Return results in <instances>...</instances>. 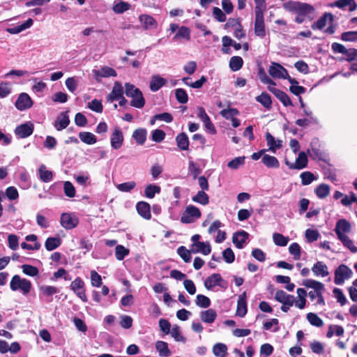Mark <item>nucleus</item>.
<instances>
[{
    "instance_id": "58836bf2",
    "label": "nucleus",
    "mask_w": 357,
    "mask_h": 357,
    "mask_svg": "<svg viewBox=\"0 0 357 357\" xmlns=\"http://www.w3.org/2000/svg\"><path fill=\"white\" fill-rule=\"evenodd\" d=\"M330 190L331 188L328 185L321 183L314 189V193L318 198L324 199L329 195Z\"/></svg>"
},
{
    "instance_id": "b1692460",
    "label": "nucleus",
    "mask_w": 357,
    "mask_h": 357,
    "mask_svg": "<svg viewBox=\"0 0 357 357\" xmlns=\"http://www.w3.org/2000/svg\"><path fill=\"white\" fill-rule=\"evenodd\" d=\"M248 236L249 234L245 231H240L234 233L232 237L234 244L238 249L243 248V244L248 238Z\"/></svg>"
},
{
    "instance_id": "6e6d98bb",
    "label": "nucleus",
    "mask_w": 357,
    "mask_h": 357,
    "mask_svg": "<svg viewBox=\"0 0 357 357\" xmlns=\"http://www.w3.org/2000/svg\"><path fill=\"white\" fill-rule=\"evenodd\" d=\"M129 250L121 245H116L115 248V257L119 261L123 260L129 255Z\"/></svg>"
},
{
    "instance_id": "f03ea898",
    "label": "nucleus",
    "mask_w": 357,
    "mask_h": 357,
    "mask_svg": "<svg viewBox=\"0 0 357 357\" xmlns=\"http://www.w3.org/2000/svg\"><path fill=\"white\" fill-rule=\"evenodd\" d=\"M124 88L126 96L132 99L130 105L139 109L142 108L145 105V100L140 89L128 82L125 84Z\"/></svg>"
},
{
    "instance_id": "4c0bfd02",
    "label": "nucleus",
    "mask_w": 357,
    "mask_h": 357,
    "mask_svg": "<svg viewBox=\"0 0 357 357\" xmlns=\"http://www.w3.org/2000/svg\"><path fill=\"white\" fill-rule=\"evenodd\" d=\"M79 137L83 143L89 145L94 144L97 142L96 135L90 132H80Z\"/></svg>"
},
{
    "instance_id": "774afa93",
    "label": "nucleus",
    "mask_w": 357,
    "mask_h": 357,
    "mask_svg": "<svg viewBox=\"0 0 357 357\" xmlns=\"http://www.w3.org/2000/svg\"><path fill=\"white\" fill-rule=\"evenodd\" d=\"M341 39L344 41L357 42V31H346L342 33Z\"/></svg>"
},
{
    "instance_id": "393cba45",
    "label": "nucleus",
    "mask_w": 357,
    "mask_h": 357,
    "mask_svg": "<svg viewBox=\"0 0 357 357\" xmlns=\"http://www.w3.org/2000/svg\"><path fill=\"white\" fill-rule=\"evenodd\" d=\"M167 79L160 75H153L150 82V89L153 92L158 91L160 88L167 84Z\"/></svg>"
},
{
    "instance_id": "a878e982",
    "label": "nucleus",
    "mask_w": 357,
    "mask_h": 357,
    "mask_svg": "<svg viewBox=\"0 0 357 357\" xmlns=\"http://www.w3.org/2000/svg\"><path fill=\"white\" fill-rule=\"evenodd\" d=\"M332 7H337L340 9H345L349 7L350 11H354L357 8V3L354 0H337L331 4Z\"/></svg>"
},
{
    "instance_id": "680f3d73",
    "label": "nucleus",
    "mask_w": 357,
    "mask_h": 357,
    "mask_svg": "<svg viewBox=\"0 0 357 357\" xmlns=\"http://www.w3.org/2000/svg\"><path fill=\"white\" fill-rule=\"evenodd\" d=\"M273 239L275 244L279 246H286L289 242L288 237L278 233L273 234Z\"/></svg>"
},
{
    "instance_id": "f3484780",
    "label": "nucleus",
    "mask_w": 357,
    "mask_h": 357,
    "mask_svg": "<svg viewBox=\"0 0 357 357\" xmlns=\"http://www.w3.org/2000/svg\"><path fill=\"white\" fill-rule=\"evenodd\" d=\"M122 96H123V87L120 82H116L114 84L111 93L107 96V100L112 102L118 100Z\"/></svg>"
},
{
    "instance_id": "aec40b11",
    "label": "nucleus",
    "mask_w": 357,
    "mask_h": 357,
    "mask_svg": "<svg viewBox=\"0 0 357 357\" xmlns=\"http://www.w3.org/2000/svg\"><path fill=\"white\" fill-rule=\"evenodd\" d=\"M246 298V293L243 292L238 299L236 314L240 317H244L248 312Z\"/></svg>"
},
{
    "instance_id": "412c9836",
    "label": "nucleus",
    "mask_w": 357,
    "mask_h": 357,
    "mask_svg": "<svg viewBox=\"0 0 357 357\" xmlns=\"http://www.w3.org/2000/svg\"><path fill=\"white\" fill-rule=\"evenodd\" d=\"M69 123L70 119L68 115V112H61L56 118V120L54 122V127L57 130L60 131L67 128Z\"/></svg>"
},
{
    "instance_id": "ddd939ff",
    "label": "nucleus",
    "mask_w": 357,
    "mask_h": 357,
    "mask_svg": "<svg viewBox=\"0 0 357 357\" xmlns=\"http://www.w3.org/2000/svg\"><path fill=\"white\" fill-rule=\"evenodd\" d=\"M123 135L119 127H115L110 139L111 146L114 149H119L121 147L123 142Z\"/></svg>"
},
{
    "instance_id": "864d4df0",
    "label": "nucleus",
    "mask_w": 357,
    "mask_h": 357,
    "mask_svg": "<svg viewBox=\"0 0 357 357\" xmlns=\"http://www.w3.org/2000/svg\"><path fill=\"white\" fill-rule=\"evenodd\" d=\"M306 318L310 324L312 326L321 327L324 325L322 319L314 313L309 312L307 314Z\"/></svg>"
},
{
    "instance_id": "a211bd4d",
    "label": "nucleus",
    "mask_w": 357,
    "mask_h": 357,
    "mask_svg": "<svg viewBox=\"0 0 357 357\" xmlns=\"http://www.w3.org/2000/svg\"><path fill=\"white\" fill-rule=\"evenodd\" d=\"M314 276L324 278L328 275V268L323 261H317L312 267Z\"/></svg>"
},
{
    "instance_id": "09e8293b",
    "label": "nucleus",
    "mask_w": 357,
    "mask_h": 357,
    "mask_svg": "<svg viewBox=\"0 0 357 357\" xmlns=\"http://www.w3.org/2000/svg\"><path fill=\"white\" fill-rule=\"evenodd\" d=\"M322 293L323 291H310L308 296L311 301L316 300L315 305L324 306L325 305V301Z\"/></svg>"
},
{
    "instance_id": "13d9d810",
    "label": "nucleus",
    "mask_w": 357,
    "mask_h": 357,
    "mask_svg": "<svg viewBox=\"0 0 357 357\" xmlns=\"http://www.w3.org/2000/svg\"><path fill=\"white\" fill-rule=\"evenodd\" d=\"M130 8V5L125 1H120L119 2L115 3L113 6V11L115 13L121 14L124 13L126 10H128Z\"/></svg>"
},
{
    "instance_id": "20e7f679",
    "label": "nucleus",
    "mask_w": 357,
    "mask_h": 357,
    "mask_svg": "<svg viewBox=\"0 0 357 357\" xmlns=\"http://www.w3.org/2000/svg\"><path fill=\"white\" fill-rule=\"evenodd\" d=\"M201 215V211L197 207L188 205L181 217V222L184 224L192 223L199 219Z\"/></svg>"
},
{
    "instance_id": "e2e57ef3",
    "label": "nucleus",
    "mask_w": 357,
    "mask_h": 357,
    "mask_svg": "<svg viewBox=\"0 0 357 357\" xmlns=\"http://www.w3.org/2000/svg\"><path fill=\"white\" fill-rule=\"evenodd\" d=\"M136 186V183L135 181H129L125 182L116 185V188L123 192H128L133 190Z\"/></svg>"
},
{
    "instance_id": "cd10ccee",
    "label": "nucleus",
    "mask_w": 357,
    "mask_h": 357,
    "mask_svg": "<svg viewBox=\"0 0 357 357\" xmlns=\"http://www.w3.org/2000/svg\"><path fill=\"white\" fill-rule=\"evenodd\" d=\"M201 320L207 324H212L217 317V313L215 310L210 308L204 311H202L199 314Z\"/></svg>"
},
{
    "instance_id": "7c9ffc66",
    "label": "nucleus",
    "mask_w": 357,
    "mask_h": 357,
    "mask_svg": "<svg viewBox=\"0 0 357 357\" xmlns=\"http://www.w3.org/2000/svg\"><path fill=\"white\" fill-rule=\"evenodd\" d=\"M195 245V247L192 248V252L193 253L201 252L204 255H208L211 251L208 242H197Z\"/></svg>"
},
{
    "instance_id": "6e6552de",
    "label": "nucleus",
    "mask_w": 357,
    "mask_h": 357,
    "mask_svg": "<svg viewBox=\"0 0 357 357\" xmlns=\"http://www.w3.org/2000/svg\"><path fill=\"white\" fill-rule=\"evenodd\" d=\"M70 289L84 303L87 302V297L84 289V282L82 278L77 277L70 284Z\"/></svg>"
},
{
    "instance_id": "8fccbe9b",
    "label": "nucleus",
    "mask_w": 357,
    "mask_h": 357,
    "mask_svg": "<svg viewBox=\"0 0 357 357\" xmlns=\"http://www.w3.org/2000/svg\"><path fill=\"white\" fill-rule=\"evenodd\" d=\"M275 97L284 105V106H292V102L289 96L284 91L280 90L276 91Z\"/></svg>"
},
{
    "instance_id": "423d86ee",
    "label": "nucleus",
    "mask_w": 357,
    "mask_h": 357,
    "mask_svg": "<svg viewBox=\"0 0 357 357\" xmlns=\"http://www.w3.org/2000/svg\"><path fill=\"white\" fill-rule=\"evenodd\" d=\"M216 286H219L223 289H226L227 287V282L222 279L219 273L212 274L204 281V287L208 290H212Z\"/></svg>"
},
{
    "instance_id": "37998d69",
    "label": "nucleus",
    "mask_w": 357,
    "mask_h": 357,
    "mask_svg": "<svg viewBox=\"0 0 357 357\" xmlns=\"http://www.w3.org/2000/svg\"><path fill=\"white\" fill-rule=\"evenodd\" d=\"M160 192V187L155 184H149L144 189V194L147 198L152 199L156 194Z\"/></svg>"
},
{
    "instance_id": "c03bdc74",
    "label": "nucleus",
    "mask_w": 357,
    "mask_h": 357,
    "mask_svg": "<svg viewBox=\"0 0 357 357\" xmlns=\"http://www.w3.org/2000/svg\"><path fill=\"white\" fill-rule=\"evenodd\" d=\"M192 200L204 206L207 205L209 202V197L202 190L199 191L196 195L192 197Z\"/></svg>"
},
{
    "instance_id": "a19ab883",
    "label": "nucleus",
    "mask_w": 357,
    "mask_h": 357,
    "mask_svg": "<svg viewBox=\"0 0 357 357\" xmlns=\"http://www.w3.org/2000/svg\"><path fill=\"white\" fill-rule=\"evenodd\" d=\"M180 38H183L187 40H190V30L188 27L182 26L179 27L177 33L174 36L173 39L174 40H177Z\"/></svg>"
},
{
    "instance_id": "0e129e2a",
    "label": "nucleus",
    "mask_w": 357,
    "mask_h": 357,
    "mask_svg": "<svg viewBox=\"0 0 357 357\" xmlns=\"http://www.w3.org/2000/svg\"><path fill=\"white\" fill-rule=\"evenodd\" d=\"M305 238L308 243L314 242L320 236L319 231L317 229H307L305 233Z\"/></svg>"
},
{
    "instance_id": "338daca9",
    "label": "nucleus",
    "mask_w": 357,
    "mask_h": 357,
    "mask_svg": "<svg viewBox=\"0 0 357 357\" xmlns=\"http://www.w3.org/2000/svg\"><path fill=\"white\" fill-rule=\"evenodd\" d=\"M175 96L177 101L181 104H185L188 100V96L186 91L183 89H177L175 91Z\"/></svg>"
},
{
    "instance_id": "72a5a7b5",
    "label": "nucleus",
    "mask_w": 357,
    "mask_h": 357,
    "mask_svg": "<svg viewBox=\"0 0 357 357\" xmlns=\"http://www.w3.org/2000/svg\"><path fill=\"white\" fill-rule=\"evenodd\" d=\"M155 349L159 354L160 356L169 357L171 355V351L169 349L168 344L163 341H157L155 342Z\"/></svg>"
},
{
    "instance_id": "dca6fc26",
    "label": "nucleus",
    "mask_w": 357,
    "mask_h": 357,
    "mask_svg": "<svg viewBox=\"0 0 357 357\" xmlns=\"http://www.w3.org/2000/svg\"><path fill=\"white\" fill-rule=\"evenodd\" d=\"M39 290L40 298L41 299L45 298V301L47 302H51L52 301V296L59 292V289L56 287L50 285H42L39 287Z\"/></svg>"
},
{
    "instance_id": "c756f323",
    "label": "nucleus",
    "mask_w": 357,
    "mask_h": 357,
    "mask_svg": "<svg viewBox=\"0 0 357 357\" xmlns=\"http://www.w3.org/2000/svg\"><path fill=\"white\" fill-rule=\"evenodd\" d=\"M139 22L145 29H154L157 26V22L155 19L149 15H141L139 17Z\"/></svg>"
},
{
    "instance_id": "e433bc0d",
    "label": "nucleus",
    "mask_w": 357,
    "mask_h": 357,
    "mask_svg": "<svg viewBox=\"0 0 357 357\" xmlns=\"http://www.w3.org/2000/svg\"><path fill=\"white\" fill-rule=\"evenodd\" d=\"M95 75L101 77H116L117 75L114 69L109 66H103L95 71Z\"/></svg>"
},
{
    "instance_id": "0eeeda50",
    "label": "nucleus",
    "mask_w": 357,
    "mask_h": 357,
    "mask_svg": "<svg viewBox=\"0 0 357 357\" xmlns=\"http://www.w3.org/2000/svg\"><path fill=\"white\" fill-rule=\"evenodd\" d=\"M61 225L66 229H72L79 223V218L75 213H63L60 219Z\"/></svg>"
},
{
    "instance_id": "052dcab7",
    "label": "nucleus",
    "mask_w": 357,
    "mask_h": 357,
    "mask_svg": "<svg viewBox=\"0 0 357 357\" xmlns=\"http://www.w3.org/2000/svg\"><path fill=\"white\" fill-rule=\"evenodd\" d=\"M191 252H192V250H188V249H186L185 247L184 246H180L178 249H177V253L178 255L183 259V260L186 262V263H188L191 261Z\"/></svg>"
},
{
    "instance_id": "1a4fd4ad",
    "label": "nucleus",
    "mask_w": 357,
    "mask_h": 357,
    "mask_svg": "<svg viewBox=\"0 0 357 357\" xmlns=\"http://www.w3.org/2000/svg\"><path fill=\"white\" fill-rule=\"evenodd\" d=\"M269 75L274 79H285L288 71L280 63L272 62L268 68Z\"/></svg>"
},
{
    "instance_id": "6ab92c4d",
    "label": "nucleus",
    "mask_w": 357,
    "mask_h": 357,
    "mask_svg": "<svg viewBox=\"0 0 357 357\" xmlns=\"http://www.w3.org/2000/svg\"><path fill=\"white\" fill-rule=\"evenodd\" d=\"M275 298L277 301L284 305H288L289 306H292L295 301V298L294 296L287 294L283 290L277 291L275 293Z\"/></svg>"
},
{
    "instance_id": "69168bd1",
    "label": "nucleus",
    "mask_w": 357,
    "mask_h": 357,
    "mask_svg": "<svg viewBox=\"0 0 357 357\" xmlns=\"http://www.w3.org/2000/svg\"><path fill=\"white\" fill-rule=\"evenodd\" d=\"M88 108L97 113H102L103 107L100 100L94 99L87 105Z\"/></svg>"
},
{
    "instance_id": "4d7b16f0",
    "label": "nucleus",
    "mask_w": 357,
    "mask_h": 357,
    "mask_svg": "<svg viewBox=\"0 0 357 357\" xmlns=\"http://www.w3.org/2000/svg\"><path fill=\"white\" fill-rule=\"evenodd\" d=\"M169 333L176 342H184L185 341V338L181 334L180 327L178 325H174Z\"/></svg>"
},
{
    "instance_id": "f8f14e48",
    "label": "nucleus",
    "mask_w": 357,
    "mask_h": 357,
    "mask_svg": "<svg viewBox=\"0 0 357 357\" xmlns=\"http://www.w3.org/2000/svg\"><path fill=\"white\" fill-rule=\"evenodd\" d=\"M15 105L18 110L24 111L33 105V101L27 93H22L19 95Z\"/></svg>"
},
{
    "instance_id": "ea45409f",
    "label": "nucleus",
    "mask_w": 357,
    "mask_h": 357,
    "mask_svg": "<svg viewBox=\"0 0 357 357\" xmlns=\"http://www.w3.org/2000/svg\"><path fill=\"white\" fill-rule=\"evenodd\" d=\"M213 353L216 357H226L227 347L223 343H216L213 347Z\"/></svg>"
},
{
    "instance_id": "603ef678",
    "label": "nucleus",
    "mask_w": 357,
    "mask_h": 357,
    "mask_svg": "<svg viewBox=\"0 0 357 357\" xmlns=\"http://www.w3.org/2000/svg\"><path fill=\"white\" fill-rule=\"evenodd\" d=\"M243 63V59L240 56H232L229 61V67L233 71H237L242 68Z\"/></svg>"
},
{
    "instance_id": "39448f33",
    "label": "nucleus",
    "mask_w": 357,
    "mask_h": 357,
    "mask_svg": "<svg viewBox=\"0 0 357 357\" xmlns=\"http://www.w3.org/2000/svg\"><path fill=\"white\" fill-rule=\"evenodd\" d=\"M352 275L353 271L350 268L345 264H340L335 271L334 282L337 285H342Z\"/></svg>"
},
{
    "instance_id": "5fc2aeb1",
    "label": "nucleus",
    "mask_w": 357,
    "mask_h": 357,
    "mask_svg": "<svg viewBox=\"0 0 357 357\" xmlns=\"http://www.w3.org/2000/svg\"><path fill=\"white\" fill-rule=\"evenodd\" d=\"M289 252L295 260L300 259L301 256V248L298 243H291L289 247Z\"/></svg>"
},
{
    "instance_id": "de8ad7c7",
    "label": "nucleus",
    "mask_w": 357,
    "mask_h": 357,
    "mask_svg": "<svg viewBox=\"0 0 357 357\" xmlns=\"http://www.w3.org/2000/svg\"><path fill=\"white\" fill-rule=\"evenodd\" d=\"M132 137L136 140V142L142 145L146 141V131L144 129H137L133 132Z\"/></svg>"
},
{
    "instance_id": "4be33fe9",
    "label": "nucleus",
    "mask_w": 357,
    "mask_h": 357,
    "mask_svg": "<svg viewBox=\"0 0 357 357\" xmlns=\"http://www.w3.org/2000/svg\"><path fill=\"white\" fill-rule=\"evenodd\" d=\"M329 20L331 22L333 21V15L329 13H325L316 22H314L311 27L313 30L324 29Z\"/></svg>"
},
{
    "instance_id": "4468645a",
    "label": "nucleus",
    "mask_w": 357,
    "mask_h": 357,
    "mask_svg": "<svg viewBox=\"0 0 357 357\" xmlns=\"http://www.w3.org/2000/svg\"><path fill=\"white\" fill-rule=\"evenodd\" d=\"M351 230L350 223L345 219L339 220L335 225V232L338 238L347 236V233Z\"/></svg>"
},
{
    "instance_id": "5701e85b",
    "label": "nucleus",
    "mask_w": 357,
    "mask_h": 357,
    "mask_svg": "<svg viewBox=\"0 0 357 357\" xmlns=\"http://www.w3.org/2000/svg\"><path fill=\"white\" fill-rule=\"evenodd\" d=\"M136 209L140 216L146 220H150L151 218L150 205L145 202H139L137 204Z\"/></svg>"
},
{
    "instance_id": "f257e3e1",
    "label": "nucleus",
    "mask_w": 357,
    "mask_h": 357,
    "mask_svg": "<svg viewBox=\"0 0 357 357\" xmlns=\"http://www.w3.org/2000/svg\"><path fill=\"white\" fill-rule=\"evenodd\" d=\"M284 7L288 11L297 15H304L310 20L314 18V8L310 4L299 1H289L284 3Z\"/></svg>"
},
{
    "instance_id": "c85d7f7f",
    "label": "nucleus",
    "mask_w": 357,
    "mask_h": 357,
    "mask_svg": "<svg viewBox=\"0 0 357 357\" xmlns=\"http://www.w3.org/2000/svg\"><path fill=\"white\" fill-rule=\"evenodd\" d=\"M33 24V21L32 19L29 18L23 24L15 26L13 27L8 28L6 29V31L10 34H18L21 33L22 31L29 29Z\"/></svg>"
},
{
    "instance_id": "7ed1b4c3",
    "label": "nucleus",
    "mask_w": 357,
    "mask_h": 357,
    "mask_svg": "<svg viewBox=\"0 0 357 357\" xmlns=\"http://www.w3.org/2000/svg\"><path fill=\"white\" fill-rule=\"evenodd\" d=\"M10 287L12 291L20 290L23 295L26 296L31 291L32 284L29 280L15 275L10 281Z\"/></svg>"
},
{
    "instance_id": "a18cd8bd",
    "label": "nucleus",
    "mask_w": 357,
    "mask_h": 357,
    "mask_svg": "<svg viewBox=\"0 0 357 357\" xmlns=\"http://www.w3.org/2000/svg\"><path fill=\"white\" fill-rule=\"evenodd\" d=\"M256 100L261 103L265 108L269 109L271 107L272 101L271 96L267 93H262L256 98Z\"/></svg>"
},
{
    "instance_id": "2f4dec72",
    "label": "nucleus",
    "mask_w": 357,
    "mask_h": 357,
    "mask_svg": "<svg viewBox=\"0 0 357 357\" xmlns=\"http://www.w3.org/2000/svg\"><path fill=\"white\" fill-rule=\"evenodd\" d=\"M176 145L179 149L186 151L189 147V139L185 132L178 134L176 137Z\"/></svg>"
},
{
    "instance_id": "49530a36",
    "label": "nucleus",
    "mask_w": 357,
    "mask_h": 357,
    "mask_svg": "<svg viewBox=\"0 0 357 357\" xmlns=\"http://www.w3.org/2000/svg\"><path fill=\"white\" fill-rule=\"evenodd\" d=\"M301 179V183L303 185H307L312 183L314 181L317 179L311 172H303L300 175Z\"/></svg>"
},
{
    "instance_id": "bf43d9fd",
    "label": "nucleus",
    "mask_w": 357,
    "mask_h": 357,
    "mask_svg": "<svg viewBox=\"0 0 357 357\" xmlns=\"http://www.w3.org/2000/svg\"><path fill=\"white\" fill-rule=\"evenodd\" d=\"M338 239L342 242L343 245L347 248L351 252H357V247L347 235Z\"/></svg>"
},
{
    "instance_id": "3c124183",
    "label": "nucleus",
    "mask_w": 357,
    "mask_h": 357,
    "mask_svg": "<svg viewBox=\"0 0 357 357\" xmlns=\"http://www.w3.org/2000/svg\"><path fill=\"white\" fill-rule=\"evenodd\" d=\"M195 303L202 308H207L211 305V300L206 296L198 294L196 296Z\"/></svg>"
},
{
    "instance_id": "bb28decb",
    "label": "nucleus",
    "mask_w": 357,
    "mask_h": 357,
    "mask_svg": "<svg viewBox=\"0 0 357 357\" xmlns=\"http://www.w3.org/2000/svg\"><path fill=\"white\" fill-rule=\"evenodd\" d=\"M266 139L268 150L273 153H275L276 149H280L282 146V142L280 139H275V137L269 132L266 133Z\"/></svg>"
},
{
    "instance_id": "f704fd0d",
    "label": "nucleus",
    "mask_w": 357,
    "mask_h": 357,
    "mask_svg": "<svg viewBox=\"0 0 357 357\" xmlns=\"http://www.w3.org/2000/svg\"><path fill=\"white\" fill-rule=\"evenodd\" d=\"M38 174L40 179L45 183H49L52 180V172L47 169V167L45 165H41L40 166L38 169Z\"/></svg>"
},
{
    "instance_id": "79ce46f5",
    "label": "nucleus",
    "mask_w": 357,
    "mask_h": 357,
    "mask_svg": "<svg viewBox=\"0 0 357 357\" xmlns=\"http://www.w3.org/2000/svg\"><path fill=\"white\" fill-rule=\"evenodd\" d=\"M61 243L59 238L49 237L45 243V247L48 251H52L57 248Z\"/></svg>"
},
{
    "instance_id": "9b49d317",
    "label": "nucleus",
    "mask_w": 357,
    "mask_h": 357,
    "mask_svg": "<svg viewBox=\"0 0 357 357\" xmlns=\"http://www.w3.org/2000/svg\"><path fill=\"white\" fill-rule=\"evenodd\" d=\"M307 153L301 151L298 153L297 158L294 163L286 161V165L291 169H303L307 166Z\"/></svg>"
},
{
    "instance_id": "c9c22d12",
    "label": "nucleus",
    "mask_w": 357,
    "mask_h": 357,
    "mask_svg": "<svg viewBox=\"0 0 357 357\" xmlns=\"http://www.w3.org/2000/svg\"><path fill=\"white\" fill-rule=\"evenodd\" d=\"M261 161L268 168H278L280 166V162L275 156L267 154L263 155Z\"/></svg>"
},
{
    "instance_id": "9d476101",
    "label": "nucleus",
    "mask_w": 357,
    "mask_h": 357,
    "mask_svg": "<svg viewBox=\"0 0 357 357\" xmlns=\"http://www.w3.org/2000/svg\"><path fill=\"white\" fill-rule=\"evenodd\" d=\"M34 130L33 123L29 121L17 126L14 130L15 135L19 138H26L32 135Z\"/></svg>"
},
{
    "instance_id": "473e14b6",
    "label": "nucleus",
    "mask_w": 357,
    "mask_h": 357,
    "mask_svg": "<svg viewBox=\"0 0 357 357\" xmlns=\"http://www.w3.org/2000/svg\"><path fill=\"white\" fill-rule=\"evenodd\" d=\"M303 284L307 288L313 289L314 290L312 291H324V284L319 281L312 279H307L303 280Z\"/></svg>"
},
{
    "instance_id": "2eb2a0df",
    "label": "nucleus",
    "mask_w": 357,
    "mask_h": 357,
    "mask_svg": "<svg viewBox=\"0 0 357 357\" xmlns=\"http://www.w3.org/2000/svg\"><path fill=\"white\" fill-rule=\"evenodd\" d=\"M255 33L261 38L266 35L264 13H260L259 11L255 13Z\"/></svg>"
}]
</instances>
